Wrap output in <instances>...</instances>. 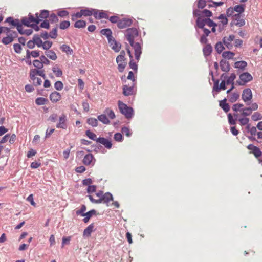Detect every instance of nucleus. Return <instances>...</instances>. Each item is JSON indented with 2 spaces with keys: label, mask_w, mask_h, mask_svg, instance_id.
I'll list each match as a JSON object with an SVG mask.
<instances>
[{
  "label": "nucleus",
  "mask_w": 262,
  "mask_h": 262,
  "mask_svg": "<svg viewBox=\"0 0 262 262\" xmlns=\"http://www.w3.org/2000/svg\"><path fill=\"white\" fill-rule=\"evenodd\" d=\"M38 76H40L45 79L46 76L45 71L39 70L36 69L30 70L29 77L35 86L40 85L42 83V79Z\"/></svg>",
  "instance_id": "1"
},
{
  "label": "nucleus",
  "mask_w": 262,
  "mask_h": 262,
  "mask_svg": "<svg viewBox=\"0 0 262 262\" xmlns=\"http://www.w3.org/2000/svg\"><path fill=\"white\" fill-rule=\"evenodd\" d=\"M118 107L120 112L127 119L130 118L133 115V110L132 107L127 106L122 102L118 101Z\"/></svg>",
  "instance_id": "2"
},
{
  "label": "nucleus",
  "mask_w": 262,
  "mask_h": 262,
  "mask_svg": "<svg viewBox=\"0 0 262 262\" xmlns=\"http://www.w3.org/2000/svg\"><path fill=\"white\" fill-rule=\"evenodd\" d=\"M36 17H34L32 15H29L28 18H23L21 20L22 23L27 26H31L34 23L38 24L41 19L39 18L37 13L36 14Z\"/></svg>",
  "instance_id": "3"
},
{
  "label": "nucleus",
  "mask_w": 262,
  "mask_h": 262,
  "mask_svg": "<svg viewBox=\"0 0 262 262\" xmlns=\"http://www.w3.org/2000/svg\"><path fill=\"white\" fill-rule=\"evenodd\" d=\"M138 35V31L136 28H131L126 30L125 36L129 43L134 42V38Z\"/></svg>",
  "instance_id": "4"
},
{
  "label": "nucleus",
  "mask_w": 262,
  "mask_h": 262,
  "mask_svg": "<svg viewBox=\"0 0 262 262\" xmlns=\"http://www.w3.org/2000/svg\"><path fill=\"white\" fill-rule=\"evenodd\" d=\"M244 11V8L242 5H236L234 8H229L227 10V14L228 16H233L235 14L241 15Z\"/></svg>",
  "instance_id": "5"
},
{
  "label": "nucleus",
  "mask_w": 262,
  "mask_h": 262,
  "mask_svg": "<svg viewBox=\"0 0 262 262\" xmlns=\"http://www.w3.org/2000/svg\"><path fill=\"white\" fill-rule=\"evenodd\" d=\"M242 98L247 104H249V101H250L252 98V93L250 89L247 88L243 90Z\"/></svg>",
  "instance_id": "6"
},
{
  "label": "nucleus",
  "mask_w": 262,
  "mask_h": 262,
  "mask_svg": "<svg viewBox=\"0 0 262 262\" xmlns=\"http://www.w3.org/2000/svg\"><path fill=\"white\" fill-rule=\"evenodd\" d=\"M5 21L13 26L16 27L18 31L20 33H23V26L20 23L19 19H14L12 17H9L6 19Z\"/></svg>",
  "instance_id": "7"
},
{
  "label": "nucleus",
  "mask_w": 262,
  "mask_h": 262,
  "mask_svg": "<svg viewBox=\"0 0 262 262\" xmlns=\"http://www.w3.org/2000/svg\"><path fill=\"white\" fill-rule=\"evenodd\" d=\"M252 78L253 77L250 73L248 72L243 73L239 76L240 81L238 82V84L239 85H243L246 83L251 81Z\"/></svg>",
  "instance_id": "8"
},
{
  "label": "nucleus",
  "mask_w": 262,
  "mask_h": 262,
  "mask_svg": "<svg viewBox=\"0 0 262 262\" xmlns=\"http://www.w3.org/2000/svg\"><path fill=\"white\" fill-rule=\"evenodd\" d=\"M67 118L65 114H62L59 117L58 122L56 124V127L65 129L67 128Z\"/></svg>",
  "instance_id": "9"
},
{
  "label": "nucleus",
  "mask_w": 262,
  "mask_h": 262,
  "mask_svg": "<svg viewBox=\"0 0 262 262\" xmlns=\"http://www.w3.org/2000/svg\"><path fill=\"white\" fill-rule=\"evenodd\" d=\"M129 43L135 50V55L136 59L137 60H139L140 57V55L142 53V48L141 45L138 42H134V41Z\"/></svg>",
  "instance_id": "10"
},
{
  "label": "nucleus",
  "mask_w": 262,
  "mask_h": 262,
  "mask_svg": "<svg viewBox=\"0 0 262 262\" xmlns=\"http://www.w3.org/2000/svg\"><path fill=\"white\" fill-rule=\"evenodd\" d=\"M135 83L134 81L130 82V83L125 84L123 86V94L125 96H129L133 93V87Z\"/></svg>",
  "instance_id": "11"
},
{
  "label": "nucleus",
  "mask_w": 262,
  "mask_h": 262,
  "mask_svg": "<svg viewBox=\"0 0 262 262\" xmlns=\"http://www.w3.org/2000/svg\"><path fill=\"white\" fill-rule=\"evenodd\" d=\"M113 200V196L111 193L110 192H106L105 194H103L102 192V197L101 200H97L95 201L96 204L99 203H105L107 204L110 201Z\"/></svg>",
  "instance_id": "12"
},
{
  "label": "nucleus",
  "mask_w": 262,
  "mask_h": 262,
  "mask_svg": "<svg viewBox=\"0 0 262 262\" xmlns=\"http://www.w3.org/2000/svg\"><path fill=\"white\" fill-rule=\"evenodd\" d=\"M17 36L16 32H13L12 33L7 34L5 37L2 39V42L4 45H8L13 41L15 38Z\"/></svg>",
  "instance_id": "13"
},
{
  "label": "nucleus",
  "mask_w": 262,
  "mask_h": 262,
  "mask_svg": "<svg viewBox=\"0 0 262 262\" xmlns=\"http://www.w3.org/2000/svg\"><path fill=\"white\" fill-rule=\"evenodd\" d=\"M234 35H230L228 37H224L223 38V42L228 49H231L233 47V44L232 42L234 40Z\"/></svg>",
  "instance_id": "14"
},
{
  "label": "nucleus",
  "mask_w": 262,
  "mask_h": 262,
  "mask_svg": "<svg viewBox=\"0 0 262 262\" xmlns=\"http://www.w3.org/2000/svg\"><path fill=\"white\" fill-rule=\"evenodd\" d=\"M257 108V104L256 103H252L250 107L243 109L242 115L244 116H249L251 114L252 111H256Z\"/></svg>",
  "instance_id": "15"
},
{
  "label": "nucleus",
  "mask_w": 262,
  "mask_h": 262,
  "mask_svg": "<svg viewBox=\"0 0 262 262\" xmlns=\"http://www.w3.org/2000/svg\"><path fill=\"white\" fill-rule=\"evenodd\" d=\"M133 23L132 19L129 18H123L122 19L118 21L117 26L118 28L120 29H123L126 27L130 26Z\"/></svg>",
  "instance_id": "16"
},
{
  "label": "nucleus",
  "mask_w": 262,
  "mask_h": 262,
  "mask_svg": "<svg viewBox=\"0 0 262 262\" xmlns=\"http://www.w3.org/2000/svg\"><path fill=\"white\" fill-rule=\"evenodd\" d=\"M97 142L104 145V147L107 149H111L112 146V144L111 141L103 137L98 138Z\"/></svg>",
  "instance_id": "17"
},
{
  "label": "nucleus",
  "mask_w": 262,
  "mask_h": 262,
  "mask_svg": "<svg viewBox=\"0 0 262 262\" xmlns=\"http://www.w3.org/2000/svg\"><path fill=\"white\" fill-rule=\"evenodd\" d=\"M49 98L52 102L56 103L61 99V95L59 92L54 91L50 94Z\"/></svg>",
  "instance_id": "18"
},
{
  "label": "nucleus",
  "mask_w": 262,
  "mask_h": 262,
  "mask_svg": "<svg viewBox=\"0 0 262 262\" xmlns=\"http://www.w3.org/2000/svg\"><path fill=\"white\" fill-rule=\"evenodd\" d=\"M235 25L239 26H243L245 25V21L244 19L241 18V15L239 14H235L232 16Z\"/></svg>",
  "instance_id": "19"
},
{
  "label": "nucleus",
  "mask_w": 262,
  "mask_h": 262,
  "mask_svg": "<svg viewBox=\"0 0 262 262\" xmlns=\"http://www.w3.org/2000/svg\"><path fill=\"white\" fill-rule=\"evenodd\" d=\"M110 47L112 49L116 52H118L121 49V45L117 42L116 40L113 38L112 39L108 41Z\"/></svg>",
  "instance_id": "20"
},
{
  "label": "nucleus",
  "mask_w": 262,
  "mask_h": 262,
  "mask_svg": "<svg viewBox=\"0 0 262 262\" xmlns=\"http://www.w3.org/2000/svg\"><path fill=\"white\" fill-rule=\"evenodd\" d=\"M94 160H95V159L93 155L91 154H89L84 156L82 162L85 165L88 166L90 165L91 164H94Z\"/></svg>",
  "instance_id": "21"
},
{
  "label": "nucleus",
  "mask_w": 262,
  "mask_h": 262,
  "mask_svg": "<svg viewBox=\"0 0 262 262\" xmlns=\"http://www.w3.org/2000/svg\"><path fill=\"white\" fill-rule=\"evenodd\" d=\"M94 16L96 19L108 18V15L106 12L103 11H98L96 10H95Z\"/></svg>",
  "instance_id": "22"
},
{
  "label": "nucleus",
  "mask_w": 262,
  "mask_h": 262,
  "mask_svg": "<svg viewBox=\"0 0 262 262\" xmlns=\"http://www.w3.org/2000/svg\"><path fill=\"white\" fill-rule=\"evenodd\" d=\"M226 82L225 80H223L221 82L220 86H219V80H217L214 84L213 90L216 92H219L221 89H226Z\"/></svg>",
  "instance_id": "23"
},
{
  "label": "nucleus",
  "mask_w": 262,
  "mask_h": 262,
  "mask_svg": "<svg viewBox=\"0 0 262 262\" xmlns=\"http://www.w3.org/2000/svg\"><path fill=\"white\" fill-rule=\"evenodd\" d=\"M94 224L92 223L88 226L83 231V237H90L91 233L94 231Z\"/></svg>",
  "instance_id": "24"
},
{
  "label": "nucleus",
  "mask_w": 262,
  "mask_h": 262,
  "mask_svg": "<svg viewBox=\"0 0 262 262\" xmlns=\"http://www.w3.org/2000/svg\"><path fill=\"white\" fill-rule=\"evenodd\" d=\"M102 194V191H99L98 192L96 193L95 194H90L88 195V197L90 201L93 203H95V201L97 200H101Z\"/></svg>",
  "instance_id": "25"
},
{
  "label": "nucleus",
  "mask_w": 262,
  "mask_h": 262,
  "mask_svg": "<svg viewBox=\"0 0 262 262\" xmlns=\"http://www.w3.org/2000/svg\"><path fill=\"white\" fill-rule=\"evenodd\" d=\"M227 99L225 98L224 99L220 101L219 105L226 112H228L230 110V106L226 102Z\"/></svg>",
  "instance_id": "26"
},
{
  "label": "nucleus",
  "mask_w": 262,
  "mask_h": 262,
  "mask_svg": "<svg viewBox=\"0 0 262 262\" xmlns=\"http://www.w3.org/2000/svg\"><path fill=\"white\" fill-rule=\"evenodd\" d=\"M100 32L102 35L106 36L108 41L113 38L112 35V32L110 29H103L101 30Z\"/></svg>",
  "instance_id": "27"
},
{
  "label": "nucleus",
  "mask_w": 262,
  "mask_h": 262,
  "mask_svg": "<svg viewBox=\"0 0 262 262\" xmlns=\"http://www.w3.org/2000/svg\"><path fill=\"white\" fill-rule=\"evenodd\" d=\"M96 213V211L95 210H92L89 211V212L85 213L84 214H82V216H85L83 219V222L84 223H88L90 220V219L92 217L93 214Z\"/></svg>",
  "instance_id": "28"
},
{
  "label": "nucleus",
  "mask_w": 262,
  "mask_h": 262,
  "mask_svg": "<svg viewBox=\"0 0 262 262\" xmlns=\"http://www.w3.org/2000/svg\"><path fill=\"white\" fill-rule=\"evenodd\" d=\"M220 64L222 71L227 72L230 70V66L228 62L222 60L220 62Z\"/></svg>",
  "instance_id": "29"
},
{
  "label": "nucleus",
  "mask_w": 262,
  "mask_h": 262,
  "mask_svg": "<svg viewBox=\"0 0 262 262\" xmlns=\"http://www.w3.org/2000/svg\"><path fill=\"white\" fill-rule=\"evenodd\" d=\"M49 102L48 99L44 97H38L35 100V103L37 105H45Z\"/></svg>",
  "instance_id": "30"
},
{
  "label": "nucleus",
  "mask_w": 262,
  "mask_h": 262,
  "mask_svg": "<svg viewBox=\"0 0 262 262\" xmlns=\"http://www.w3.org/2000/svg\"><path fill=\"white\" fill-rule=\"evenodd\" d=\"M82 15L84 16H89L92 15H94L95 13V10L94 9H81V10Z\"/></svg>",
  "instance_id": "31"
},
{
  "label": "nucleus",
  "mask_w": 262,
  "mask_h": 262,
  "mask_svg": "<svg viewBox=\"0 0 262 262\" xmlns=\"http://www.w3.org/2000/svg\"><path fill=\"white\" fill-rule=\"evenodd\" d=\"M247 66V63L245 61H239L235 63V68L244 70Z\"/></svg>",
  "instance_id": "32"
},
{
  "label": "nucleus",
  "mask_w": 262,
  "mask_h": 262,
  "mask_svg": "<svg viewBox=\"0 0 262 262\" xmlns=\"http://www.w3.org/2000/svg\"><path fill=\"white\" fill-rule=\"evenodd\" d=\"M74 26L76 28H84L86 26V22L83 20H76Z\"/></svg>",
  "instance_id": "33"
},
{
  "label": "nucleus",
  "mask_w": 262,
  "mask_h": 262,
  "mask_svg": "<svg viewBox=\"0 0 262 262\" xmlns=\"http://www.w3.org/2000/svg\"><path fill=\"white\" fill-rule=\"evenodd\" d=\"M39 56V52L38 51H30L29 50L27 51L26 53V57L27 58H29L31 56L33 57H37Z\"/></svg>",
  "instance_id": "34"
},
{
  "label": "nucleus",
  "mask_w": 262,
  "mask_h": 262,
  "mask_svg": "<svg viewBox=\"0 0 262 262\" xmlns=\"http://www.w3.org/2000/svg\"><path fill=\"white\" fill-rule=\"evenodd\" d=\"M61 50L66 52L67 54L71 55L73 53V50L69 46L67 45H63L60 47Z\"/></svg>",
  "instance_id": "35"
},
{
  "label": "nucleus",
  "mask_w": 262,
  "mask_h": 262,
  "mask_svg": "<svg viewBox=\"0 0 262 262\" xmlns=\"http://www.w3.org/2000/svg\"><path fill=\"white\" fill-rule=\"evenodd\" d=\"M235 55V53L231 51H225L222 53V56L226 59H231Z\"/></svg>",
  "instance_id": "36"
},
{
  "label": "nucleus",
  "mask_w": 262,
  "mask_h": 262,
  "mask_svg": "<svg viewBox=\"0 0 262 262\" xmlns=\"http://www.w3.org/2000/svg\"><path fill=\"white\" fill-rule=\"evenodd\" d=\"M206 18H203L202 17L198 18L196 20V25L200 28H203L206 25Z\"/></svg>",
  "instance_id": "37"
},
{
  "label": "nucleus",
  "mask_w": 262,
  "mask_h": 262,
  "mask_svg": "<svg viewBox=\"0 0 262 262\" xmlns=\"http://www.w3.org/2000/svg\"><path fill=\"white\" fill-rule=\"evenodd\" d=\"M212 48L210 45H206L203 48V53L205 56L209 55L212 52Z\"/></svg>",
  "instance_id": "38"
},
{
  "label": "nucleus",
  "mask_w": 262,
  "mask_h": 262,
  "mask_svg": "<svg viewBox=\"0 0 262 262\" xmlns=\"http://www.w3.org/2000/svg\"><path fill=\"white\" fill-rule=\"evenodd\" d=\"M45 53L48 57L53 60H55L57 58L56 53L52 50H48Z\"/></svg>",
  "instance_id": "39"
},
{
  "label": "nucleus",
  "mask_w": 262,
  "mask_h": 262,
  "mask_svg": "<svg viewBox=\"0 0 262 262\" xmlns=\"http://www.w3.org/2000/svg\"><path fill=\"white\" fill-rule=\"evenodd\" d=\"M239 98V93H233L231 94L228 99L229 101L232 103L235 102Z\"/></svg>",
  "instance_id": "40"
},
{
  "label": "nucleus",
  "mask_w": 262,
  "mask_h": 262,
  "mask_svg": "<svg viewBox=\"0 0 262 262\" xmlns=\"http://www.w3.org/2000/svg\"><path fill=\"white\" fill-rule=\"evenodd\" d=\"M98 119L105 124L110 123L108 119L106 117V114H102L98 116Z\"/></svg>",
  "instance_id": "41"
},
{
  "label": "nucleus",
  "mask_w": 262,
  "mask_h": 262,
  "mask_svg": "<svg viewBox=\"0 0 262 262\" xmlns=\"http://www.w3.org/2000/svg\"><path fill=\"white\" fill-rule=\"evenodd\" d=\"M235 74L234 73L231 74V75L227 79V80L226 81V84H232V86L234 85V80H235Z\"/></svg>",
  "instance_id": "42"
},
{
  "label": "nucleus",
  "mask_w": 262,
  "mask_h": 262,
  "mask_svg": "<svg viewBox=\"0 0 262 262\" xmlns=\"http://www.w3.org/2000/svg\"><path fill=\"white\" fill-rule=\"evenodd\" d=\"M104 113L111 119H114L116 117L113 111L110 108H106L104 111Z\"/></svg>",
  "instance_id": "43"
},
{
  "label": "nucleus",
  "mask_w": 262,
  "mask_h": 262,
  "mask_svg": "<svg viewBox=\"0 0 262 262\" xmlns=\"http://www.w3.org/2000/svg\"><path fill=\"white\" fill-rule=\"evenodd\" d=\"M85 134L90 139L95 141L97 142L98 138H97L95 134L90 131V130H88L85 132Z\"/></svg>",
  "instance_id": "44"
},
{
  "label": "nucleus",
  "mask_w": 262,
  "mask_h": 262,
  "mask_svg": "<svg viewBox=\"0 0 262 262\" xmlns=\"http://www.w3.org/2000/svg\"><path fill=\"white\" fill-rule=\"evenodd\" d=\"M87 123L93 127H96L98 125V121L94 118H90L88 119Z\"/></svg>",
  "instance_id": "45"
},
{
  "label": "nucleus",
  "mask_w": 262,
  "mask_h": 262,
  "mask_svg": "<svg viewBox=\"0 0 262 262\" xmlns=\"http://www.w3.org/2000/svg\"><path fill=\"white\" fill-rule=\"evenodd\" d=\"M33 66L36 67L37 70H42L41 69L43 68V65L41 61L38 60H34L33 61Z\"/></svg>",
  "instance_id": "46"
},
{
  "label": "nucleus",
  "mask_w": 262,
  "mask_h": 262,
  "mask_svg": "<svg viewBox=\"0 0 262 262\" xmlns=\"http://www.w3.org/2000/svg\"><path fill=\"white\" fill-rule=\"evenodd\" d=\"M33 40L35 42V45H36L38 47H41L42 45L43 42L39 36H34L33 38Z\"/></svg>",
  "instance_id": "47"
},
{
  "label": "nucleus",
  "mask_w": 262,
  "mask_h": 262,
  "mask_svg": "<svg viewBox=\"0 0 262 262\" xmlns=\"http://www.w3.org/2000/svg\"><path fill=\"white\" fill-rule=\"evenodd\" d=\"M215 48L218 53H221L225 49L223 44L221 42H217Z\"/></svg>",
  "instance_id": "48"
},
{
  "label": "nucleus",
  "mask_w": 262,
  "mask_h": 262,
  "mask_svg": "<svg viewBox=\"0 0 262 262\" xmlns=\"http://www.w3.org/2000/svg\"><path fill=\"white\" fill-rule=\"evenodd\" d=\"M83 15H82L81 10L76 13L71 15V19L72 21L77 20L78 19L81 18Z\"/></svg>",
  "instance_id": "49"
},
{
  "label": "nucleus",
  "mask_w": 262,
  "mask_h": 262,
  "mask_svg": "<svg viewBox=\"0 0 262 262\" xmlns=\"http://www.w3.org/2000/svg\"><path fill=\"white\" fill-rule=\"evenodd\" d=\"M52 41L47 40L42 43V45L41 47H42L43 50H48L52 47Z\"/></svg>",
  "instance_id": "50"
},
{
  "label": "nucleus",
  "mask_w": 262,
  "mask_h": 262,
  "mask_svg": "<svg viewBox=\"0 0 262 262\" xmlns=\"http://www.w3.org/2000/svg\"><path fill=\"white\" fill-rule=\"evenodd\" d=\"M70 23L69 21L64 20L61 21L59 25V28L61 29L64 30L69 27Z\"/></svg>",
  "instance_id": "51"
},
{
  "label": "nucleus",
  "mask_w": 262,
  "mask_h": 262,
  "mask_svg": "<svg viewBox=\"0 0 262 262\" xmlns=\"http://www.w3.org/2000/svg\"><path fill=\"white\" fill-rule=\"evenodd\" d=\"M49 16V12L48 10H42L38 16L39 19L47 18Z\"/></svg>",
  "instance_id": "52"
},
{
  "label": "nucleus",
  "mask_w": 262,
  "mask_h": 262,
  "mask_svg": "<svg viewBox=\"0 0 262 262\" xmlns=\"http://www.w3.org/2000/svg\"><path fill=\"white\" fill-rule=\"evenodd\" d=\"M52 71L57 77H61L62 75V71L58 67H53Z\"/></svg>",
  "instance_id": "53"
},
{
  "label": "nucleus",
  "mask_w": 262,
  "mask_h": 262,
  "mask_svg": "<svg viewBox=\"0 0 262 262\" xmlns=\"http://www.w3.org/2000/svg\"><path fill=\"white\" fill-rule=\"evenodd\" d=\"M218 19L220 20L221 23L223 25H227L228 23V19L226 16L224 14H221L219 17Z\"/></svg>",
  "instance_id": "54"
},
{
  "label": "nucleus",
  "mask_w": 262,
  "mask_h": 262,
  "mask_svg": "<svg viewBox=\"0 0 262 262\" xmlns=\"http://www.w3.org/2000/svg\"><path fill=\"white\" fill-rule=\"evenodd\" d=\"M251 118L253 121H256L261 120L262 119V115L259 112H255L252 115Z\"/></svg>",
  "instance_id": "55"
},
{
  "label": "nucleus",
  "mask_w": 262,
  "mask_h": 262,
  "mask_svg": "<svg viewBox=\"0 0 262 262\" xmlns=\"http://www.w3.org/2000/svg\"><path fill=\"white\" fill-rule=\"evenodd\" d=\"M49 21L51 23H57L59 20L57 16L54 13L51 14L49 16Z\"/></svg>",
  "instance_id": "56"
},
{
  "label": "nucleus",
  "mask_w": 262,
  "mask_h": 262,
  "mask_svg": "<svg viewBox=\"0 0 262 262\" xmlns=\"http://www.w3.org/2000/svg\"><path fill=\"white\" fill-rule=\"evenodd\" d=\"M117 64L118 70L122 72L125 69L126 65L125 61H121L120 62L117 63Z\"/></svg>",
  "instance_id": "57"
},
{
  "label": "nucleus",
  "mask_w": 262,
  "mask_h": 262,
  "mask_svg": "<svg viewBox=\"0 0 262 262\" xmlns=\"http://www.w3.org/2000/svg\"><path fill=\"white\" fill-rule=\"evenodd\" d=\"M69 13L67 10H60L57 12V15L63 18L68 16Z\"/></svg>",
  "instance_id": "58"
},
{
  "label": "nucleus",
  "mask_w": 262,
  "mask_h": 262,
  "mask_svg": "<svg viewBox=\"0 0 262 262\" xmlns=\"http://www.w3.org/2000/svg\"><path fill=\"white\" fill-rule=\"evenodd\" d=\"M55 89L58 91L61 90L63 88V84L60 81H56L54 84Z\"/></svg>",
  "instance_id": "59"
},
{
  "label": "nucleus",
  "mask_w": 262,
  "mask_h": 262,
  "mask_svg": "<svg viewBox=\"0 0 262 262\" xmlns=\"http://www.w3.org/2000/svg\"><path fill=\"white\" fill-rule=\"evenodd\" d=\"M206 6L205 0H198L197 2V7L199 9H203Z\"/></svg>",
  "instance_id": "60"
},
{
  "label": "nucleus",
  "mask_w": 262,
  "mask_h": 262,
  "mask_svg": "<svg viewBox=\"0 0 262 262\" xmlns=\"http://www.w3.org/2000/svg\"><path fill=\"white\" fill-rule=\"evenodd\" d=\"M86 211V206L84 205H82L80 209L76 211V213L77 215L80 214L82 216V214H84V212Z\"/></svg>",
  "instance_id": "61"
},
{
  "label": "nucleus",
  "mask_w": 262,
  "mask_h": 262,
  "mask_svg": "<svg viewBox=\"0 0 262 262\" xmlns=\"http://www.w3.org/2000/svg\"><path fill=\"white\" fill-rule=\"evenodd\" d=\"M96 191V186L95 185L89 186L87 188V192L89 194H91Z\"/></svg>",
  "instance_id": "62"
},
{
  "label": "nucleus",
  "mask_w": 262,
  "mask_h": 262,
  "mask_svg": "<svg viewBox=\"0 0 262 262\" xmlns=\"http://www.w3.org/2000/svg\"><path fill=\"white\" fill-rule=\"evenodd\" d=\"M14 50L15 52L17 53H20L21 52V47L20 45L18 43H15L13 45Z\"/></svg>",
  "instance_id": "63"
},
{
  "label": "nucleus",
  "mask_w": 262,
  "mask_h": 262,
  "mask_svg": "<svg viewBox=\"0 0 262 262\" xmlns=\"http://www.w3.org/2000/svg\"><path fill=\"white\" fill-rule=\"evenodd\" d=\"M255 157L258 158L261 155V151L260 149L257 147L254 150V151L252 152Z\"/></svg>",
  "instance_id": "64"
}]
</instances>
